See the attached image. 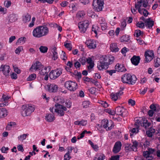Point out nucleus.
Listing matches in <instances>:
<instances>
[{
  "label": "nucleus",
  "mask_w": 160,
  "mask_h": 160,
  "mask_svg": "<svg viewBox=\"0 0 160 160\" xmlns=\"http://www.w3.org/2000/svg\"><path fill=\"white\" fill-rule=\"evenodd\" d=\"M41 32V28H40V27L39 26L37 27L33 31V36L36 38H39L42 37Z\"/></svg>",
  "instance_id": "1a4fd4ad"
},
{
  "label": "nucleus",
  "mask_w": 160,
  "mask_h": 160,
  "mask_svg": "<svg viewBox=\"0 0 160 160\" xmlns=\"http://www.w3.org/2000/svg\"><path fill=\"white\" fill-rule=\"evenodd\" d=\"M116 70L113 69L110 70H106L105 72L107 73H108L110 76H112L113 73H115L116 72Z\"/></svg>",
  "instance_id": "49530a36"
},
{
  "label": "nucleus",
  "mask_w": 160,
  "mask_h": 160,
  "mask_svg": "<svg viewBox=\"0 0 160 160\" xmlns=\"http://www.w3.org/2000/svg\"><path fill=\"white\" fill-rule=\"evenodd\" d=\"M148 53L147 52H145L144 54V56L145 57V61L147 62H148L151 61L153 58V57L148 56Z\"/></svg>",
  "instance_id": "7c9ffc66"
},
{
  "label": "nucleus",
  "mask_w": 160,
  "mask_h": 160,
  "mask_svg": "<svg viewBox=\"0 0 160 160\" xmlns=\"http://www.w3.org/2000/svg\"><path fill=\"white\" fill-rule=\"evenodd\" d=\"M26 38L25 37H22L19 38L16 42V44L18 45V43H24L26 41Z\"/></svg>",
  "instance_id": "c756f323"
},
{
  "label": "nucleus",
  "mask_w": 160,
  "mask_h": 160,
  "mask_svg": "<svg viewBox=\"0 0 160 160\" xmlns=\"http://www.w3.org/2000/svg\"><path fill=\"white\" fill-rule=\"evenodd\" d=\"M85 43L89 48L93 49L96 48V42L93 41L87 40Z\"/></svg>",
  "instance_id": "aec40b11"
},
{
  "label": "nucleus",
  "mask_w": 160,
  "mask_h": 160,
  "mask_svg": "<svg viewBox=\"0 0 160 160\" xmlns=\"http://www.w3.org/2000/svg\"><path fill=\"white\" fill-rule=\"evenodd\" d=\"M62 57L61 58L63 60L65 61L67 58L66 57L65 53L63 51H62Z\"/></svg>",
  "instance_id": "338daca9"
},
{
  "label": "nucleus",
  "mask_w": 160,
  "mask_h": 160,
  "mask_svg": "<svg viewBox=\"0 0 160 160\" xmlns=\"http://www.w3.org/2000/svg\"><path fill=\"white\" fill-rule=\"evenodd\" d=\"M17 148L18 151H21L22 152L24 151V149L22 145H18L17 146Z\"/></svg>",
  "instance_id": "680f3d73"
},
{
  "label": "nucleus",
  "mask_w": 160,
  "mask_h": 160,
  "mask_svg": "<svg viewBox=\"0 0 160 160\" xmlns=\"http://www.w3.org/2000/svg\"><path fill=\"white\" fill-rule=\"evenodd\" d=\"M120 156L119 155L112 156L110 160H119Z\"/></svg>",
  "instance_id": "5fc2aeb1"
},
{
  "label": "nucleus",
  "mask_w": 160,
  "mask_h": 160,
  "mask_svg": "<svg viewBox=\"0 0 160 160\" xmlns=\"http://www.w3.org/2000/svg\"><path fill=\"white\" fill-rule=\"evenodd\" d=\"M28 134H24L19 136L18 137V138L19 140H20L22 138V140H23L26 139V137L27 136H28Z\"/></svg>",
  "instance_id": "a18cd8bd"
},
{
  "label": "nucleus",
  "mask_w": 160,
  "mask_h": 160,
  "mask_svg": "<svg viewBox=\"0 0 160 160\" xmlns=\"http://www.w3.org/2000/svg\"><path fill=\"white\" fill-rule=\"evenodd\" d=\"M48 91L50 92H55L58 91V87L54 84L47 85Z\"/></svg>",
  "instance_id": "f8f14e48"
},
{
  "label": "nucleus",
  "mask_w": 160,
  "mask_h": 160,
  "mask_svg": "<svg viewBox=\"0 0 160 160\" xmlns=\"http://www.w3.org/2000/svg\"><path fill=\"white\" fill-rule=\"evenodd\" d=\"M38 1L43 3L47 2L49 4H52L54 0H38Z\"/></svg>",
  "instance_id": "864d4df0"
},
{
  "label": "nucleus",
  "mask_w": 160,
  "mask_h": 160,
  "mask_svg": "<svg viewBox=\"0 0 160 160\" xmlns=\"http://www.w3.org/2000/svg\"><path fill=\"white\" fill-rule=\"evenodd\" d=\"M154 65L155 68H158L160 66V58H157L154 59Z\"/></svg>",
  "instance_id": "473e14b6"
},
{
  "label": "nucleus",
  "mask_w": 160,
  "mask_h": 160,
  "mask_svg": "<svg viewBox=\"0 0 160 160\" xmlns=\"http://www.w3.org/2000/svg\"><path fill=\"white\" fill-rule=\"evenodd\" d=\"M9 149V148L8 147H5L3 146L1 148V151L2 152V153H7V152H6V151H7Z\"/></svg>",
  "instance_id": "13d9d810"
},
{
  "label": "nucleus",
  "mask_w": 160,
  "mask_h": 160,
  "mask_svg": "<svg viewBox=\"0 0 160 160\" xmlns=\"http://www.w3.org/2000/svg\"><path fill=\"white\" fill-rule=\"evenodd\" d=\"M9 66L7 65H2L0 67V71H2L3 74L6 76L9 75Z\"/></svg>",
  "instance_id": "9d476101"
},
{
  "label": "nucleus",
  "mask_w": 160,
  "mask_h": 160,
  "mask_svg": "<svg viewBox=\"0 0 160 160\" xmlns=\"http://www.w3.org/2000/svg\"><path fill=\"white\" fill-rule=\"evenodd\" d=\"M142 10H143V14L145 17H147L148 15L149 14V12L145 9L142 8Z\"/></svg>",
  "instance_id": "4d7b16f0"
},
{
  "label": "nucleus",
  "mask_w": 160,
  "mask_h": 160,
  "mask_svg": "<svg viewBox=\"0 0 160 160\" xmlns=\"http://www.w3.org/2000/svg\"><path fill=\"white\" fill-rule=\"evenodd\" d=\"M128 51L129 49H128L125 47H124L122 49L121 51V52L123 54H125ZM124 56H125V55Z\"/></svg>",
  "instance_id": "603ef678"
},
{
  "label": "nucleus",
  "mask_w": 160,
  "mask_h": 160,
  "mask_svg": "<svg viewBox=\"0 0 160 160\" xmlns=\"http://www.w3.org/2000/svg\"><path fill=\"white\" fill-rule=\"evenodd\" d=\"M49 25L51 27H57L58 28V30L60 32H61L62 30V28L59 26H58V24L56 23H51V24H49Z\"/></svg>",
  "instance_id": "a19ab883"
},
{
  "label": "nucleus",
  "mask_w": 160,
  "mask_h": 160,
  "mask_svg": "<svg viewBox=\"0 0 160 160\" xmlns=\"http://www.w3.org/2000/svg\"><path fill=\"white\" fill-rule=\"evenodd\" d=\"M110 48L111 50L114 52H117L118 51L119 48H118L116 43H112L110 45Z\"/></svg>",
  "instance_id": "b1692460"
},
{
  "label": "nucleus",
  "mask_w": 160,
  "mask_h": 160,
  "mask_svg": "<svg viewBox=\"0 0 160 160\" xmlns=\"http://www.w3.org/2000/svg\"><path fill=\"white\" fill-rule=\"evenodd\" d=\"M89 102L88 101H85L82 102V105L83 107L84 108H86L89 106Z\"/></svg>",
  "instance_id": "de8ad7c7"
},
{
  "label": "nucleus",
  "mask_w": 160,
  "mask_h": 160,
  "mask_svg": "<svg viewBox=\"0 0 160 160\" xmlns=\"http://www.w3.org/2000/svg\"><path fill=\"white\" fill-rule=\"evenodd\" d=\"M58 58V56L57 52H54L53 53V56L52 59L54 60H56Z\"/></svg>",
  "instance_id": "e2e57ef3"
},
{
  "label": "nucleus",
  "mask_w": 160,
  "mask_h": 160,
  "mask_svg": "<svg viewBox=\"0 0 160 160\" xmlns=\"http://www.w3.org/2000/svg\"><path fill=\"white\" fill-rule=\"evenodd\" d=\"M140 19L144 22L145 26H148V28H151L154 25V21L151 19V18H149L146 19L142 16L140 18Z\"/></svg>",
  "instance_id": "6e6552de"
},
{
  "label": "nucleus",
  "mask_w": 160,
  "mask_h": 160,
  "mask_svg": "<svg viewBox=\"0 0 160 160\" xmlns=\"http://www.w3.org/2000/svg\"><path fill=\"white\" fill-rule=\"evenodd\" d=\"M121 146L122 144L120 142H116L114 145L112 150L113 152L114 153H118L120 151Z\"/></svg>",
  "instance_id": "ddd939ff"
},
{
  "label": "nucleus",
  "mask_w": 160,
  "mask_h": 160,
  "mask_svg": "<svg viewBox=\"0 0 160 160\" xmlns=\"http://www.w3.org/2000/svg\"><path fill=\"white\" fill-rule=\"evenodd\" d=\"M108 62L109 63V64H112L114 60V57L112 56H110L108 57Z\"/></svg>",
  "instance_id": "6e6d98bb"
},
{
  "label": "nucleus",
  "mask_w": 160,
  "mask_h": 160,
  "mask_svg": "<svg viewBox=\"0 0 160 160\" xmlns=\"http://www.w3.org/2000/svg\"><path fill=\"white\" fill-rule=\"evenodd\" d=\"M143 34V32L140 30H137L135 31L134 35L137 37H138L140 35Z\"/></svg>",
  "instance_id": "ea45409f"
},
{
  "label": "nucleus",
  "mask_w": 160,
  "mask_h": 160,
  "mask_svg": "<svg viewBox=\"0 0 160 160\" xmlns=\"http://www.w3.org/2000/svg\"><path fill=\"white\" fill-rule=\"evenodd\" d=\"M22 115L23 117L29 116L35 110L34 105L31 104L23 105L22 107Z\"/></svg>",
  "instance_id": "f03ea898"
},
{
  "label": "nucleus",
  "mask_w": 160,
  "mask_h": 160,
  "mask_svg": "<svg viewBox=\"0 0 160 160\" xmlns=\"http://www.w3.org/2000/svg\"><path fill=\"white\" fill-rule=\"evenodd\" d=\"M55 112L59 114L60 116H63L64 114V112L62 110H59L57 109H55Z\"/></svg>",
  "instance_id": "37998d69"
},
{
  "label": "nucleus",
  "mask_w": 160,
  "mask_h": 160,
  "mask_svg": "<svg viewBox=\"0 0 160 160\" xmlns=\"http://www.w3.org/2000/svg\"><path fill=\"white\" fill-rule=\"evenodd\" d=\"M137 78L136 76L134 75H130V79L129 80L128 84H129L133 85L134 84L137 80Z\"/></svg>",
  "instance_id": "412c9836"
},
{
  "label": "nucleus",
  "mask_w": 160,
  "mask_h": 160,
  "mask_svg": "<svg viewBox=\"0 0 160 160\" xmlns=\"http://www.w3.org/2000/svg\"><path fill=\"white\" fill-rule=\"evenodd\" d=\"M8 112L6 108H0V118H2L7 116Z\"/></svg>",
  "instance_id": "4be33fe9"
},
{
  "label": "nucleus",
  "mask_w": 160,
  "mask_h": 160,
  "mask_svg": "<svg viewBox=\"0 0 160 160\" xmlns=\"http://www.w3.org/2000/svg\"><path fill=\"white\" fill-rule=\"evenodd\" d=\"M150 108L151 110L156 111V107L153 104H152L150 107Z\"/></svg>",
  "instance_id": "774afa93"
},
{
  "label": "nucleus",
  "mask_w": 160,
  "mask_h": 160,
  "mask_svg": "<svg viewBox=\"0 0 160 160\" xmlns=\"http://www.w3.org/2000/svg\"><path fill=\"white\" fill-rule=\"evenodd\" d=\"M47 25L39 26L40 28H41V33L42 37L46 36L49 33L48 28L46 26Z\"/></svg>",
  "instance_id": "4468645a"
},
{
  "label": "nucleus",
  "mask_w": 160,
  "mask_h": 160,
  "mask_svg": "<svg viewBox=\"0 0 160 160\" xmlns=\"http://www.w3.org/2000/svg\"><path fill=\"white\" fill-rule=\"evenodd\" d=\"M125 111V109L123 108L120 106H118L116 108L115 112V114L123 117V113Z\"/></svg>",
  "instance_id": "dca6fc26"
},
{
  "label": "nucleus",
  "mask_w": 160,
  "mask_h": 160,
  "mask_svg": "<svg viewBox=\"0 0 160 160\" xmlns=\"http://www.w3.org/2000/svg\"><path fill=\"white\" fill-rule=\"evenodd\" d=\"M108 58L106 56H103L101 57L99 61L98 64L97 68L99 70L103 69H107L108 68L109 63Z\"/></svg>",
  "instance_id": "f257e3e1"
},
{
  "label": "nucleus",
  "mask_w": 160,
  "mask_h": 160,
  "mask_svg": "<svg viewBox=\"0 0 160 160\" xmlns=\"http://www.w3.org/2000/svg\"><path fill=\"white\" fill-rule=\"evenodd\" d=\"M142 120L141 121L139 119H137L135 121V126H136L137 128H139L140 124H141V126H142Z\"/></svg>",
  "instance_id": "4c0bfd02"
},
{
  "label": "nucleus",
  "mask_w": 160,
  "mask_h": 160,
  "mask_svg": "<svg viewBox=\"0 0 160 160\" xmlns=\"http://www.w3.org/2000/svg\"><path fill=\"white\" fill-rule=\"evenodd\" d=\"M142 126L146 128L147 127H149L151 125V123L148 122V120L145 118H142Z\"/></svg>",
  "instance_id": "393cba45"
},
{
  "label": "nucleus",
  "mask_w": 160,
  "mask_h": 160,
  "mask_svg": "<svg viewBox=\"0 0 160 160\" xmlns=\"http://www.w3.org/2000/svg\"><path fill=\"white\" fill-rule=\"evenodd\" d=\"M89 92L92 94H94L95 93L96 90V88L94 87H92L89 89Z\"/></svg>",
  "instance_id": "bf43d9fd"
},
{
  "label": "nucleus",
  "mask_w": 160,
  "mask_h": 160,
  "mask_svg": "<svg viewBox=\"0 0 160 160\" xmlns=\"http://www.w3.org/2000/svg\"><path fill=\"white\" fill-rule=\"evenodd\" d=\"M78 61L81 62L82 65H83L86 63V58L84 57H82V58H79Z\"/></svg>",
  "instance_id": "79ce46f5"
},
{
  "label": "nucleus",
  "mask_w": 160,
  "mask_h": 160,
  "mask_svg": "<svg viewBox=\"0 0 160 160\" xmlns=\"http://www.w3.org/2000/svg\"><path fill=\"white\" fill-rule=\"evenodd\" d=\"M106 112H108L109 114L113 115H114L115 112V111H111L109 109H106Z\"/></svg>",
  "instance_id": "69168bd1"
},
{
  "label": "nucleus",
  "mask_w": 160,
  "mask_h": 160,
  "mask_svg": "<svg viewBox=\"0 0 160 160\" xmlns=\"http://www.w3.org/2000/svg\"><path fill=\"white\" fill-rule=\"evenodd\" d=\"M128 103L131 104L132 106H133L135 104V102L132 99H129L128 101Z\"/></svg>",
  "instance_id": "0e129e2a"
},
{
  "label": "nucleus",
  "mask_w": 160,
  "mask_h": 160,
  "mask_svg": "<svg viewBox=\"0 0 160 160\" xmlns=\"http://www.w3.org/2000/svg\"><path fill=\"white\" fill-rule=\"evenodd\" d=\"M136 25L138 27L142 28H144L145 24L142 21H140L136 23Z\"/></svg>",
  "instance_id": "2f4dec72"
},
{
  "label": "nucleus",
  "mask_w": 160,
  "mask_h": 160,
  "mask_svg": "<svg viewBox=\"0 0 160 160\" xmlns=\"http://www.w3.org/2000/svg\"><path fill=\"white\" fill-rule=\"evenodd\" d=\"M115 68L116 71L119 72H125L127 70L123 65L119 64V63L116 64L115 66Z\"/></svg>",
  "instance_id": "6ab92c4d"
},
{
  "label": "nucleus",
  "mask_w": 160,
  "mask_h": 160,
  "mask_svg": "<svg viewBox=\"0 0 160 160\" xmlns=\"http://www.w3.org/2000/svg\"><path fill=\"white\" fill-rule=\"evenodd\" d=\"M64 102V101H60L58 103H56L55 105V106L58 109H62L63 110V111H66L67 110V108L64 106L61 105L59 104V103H60L61 104H62Z\"/></svg>",
  "instance_id": "5701e85b"
},
{
  "label": "nucleus",
  "mask_w": 160,
  "mask_h": 160,
  "mask_svg": "<svg viewBox=\"0 0 160 160\" xmlns=\"http://www.w3.org/2000/svg\"><path fill=\"white\" fill-rule=\"evenodd\" d=\"M123 93V92L122 91V90L116 93L112 92L110 95L111 99L114 101H116L120 98V96L122 95Z\"/></svg>",
  "instance_id": "2eb2a0df"
},
{
  "label": "nucleus",
  "mask_w": 160,
  "mask_h": 160,
  "mask_svg": "<svg viewBox=\"0 0 160 160\" xmlns=\"http://www.w3.org/2000/svg\"><path fill=\"white\" fill-rule=\"evenodd\" d=\"M143 2L142 0H140V1H138L137 4H135V8L136 9H138V8H141V7L142 5V2Z\"/></svg>",
  "instance_id": "58836bf2"
},
{
  "label": "nucleus",
  "mask_w": 160,
  "mask_h": 160,
  "mask_svg": "<svg viewBox=\"0 0 160 160\" xmlns=\"http://www.w3.org/2000/svg\"><path fill=\"white\" fill-rule=\"evenodd\" d=\"M31 19V16L28 13L23 16V21L25 23L29 21Z\"/></svg>",
  "instance_id": "c85d7f7f"
},
{
  "label": "nucleus",
  "mask_w": 160,
  "mask_h": 160,
  "mask_svg": "<svg viewBox=\"0 0 160 160\" xmlns=\"http://www.w3.org/2000/svg\"><path fill=\"white\" fill-rule=\"evenodd\" d=\"M155 132V130L153 128H151L150 130L146 132L147 136L149 137H152Z\"/></svg>",
  "instance_id": "cd10ccee"
},
{
  "label": "nucleus",
  "mask_w": 160,
  "mask_h": 160,
  "mask_svg": "<svg viewBox=\"0 0 160 160\" xmlns=\"http://www.w3.org/2000/svg\"><path fill=\"white\" fill-rule=\"evenodd\" d=\"M129 39V37L128 35H126L122 36L120 39L121 42H127Z\"/></svg>",
  "instance_id": "c9c22d12"
},
{
  "label": "nucleus",
  "mask_w": 160,
  "mask_h": 160,
  "mask_svg": "<svg viewBox=\"0 0 160 160\" xmlns=\"http://www.w3.org/2000/svg\"><path fill=\"white\" fill-rule=\"evenodd\" d=\"M103 4V0H93L92 6L95 11L99 12L102 10Z\"/></svg>",
  "instance_id": "7ed1b4c3"
},
{
  "label": "nucleus",
  "mask_w": 160,
  "mask_h": 160,
  "mask_svg": "<svg viewBox=\"0 0 160 160\" xmlns=\"http://www.w3.org/2000/svg\"><path fill=\"white\" fill-rule=\"evenodd\" d=\"M9 22H10L12 23L15 22L17 20V18L15 15L14 14H10L9 17Z\"/></svg>",
  "instance_id": "a878e982"
},
{
  "label": "nucleus",
  "mask_w": 160,
  "mask_h": 160,
  "mask_svg": "<svg viewBox=\"0 0 160 160\" xmlns=\"http://www.w3.org/2000/svg\"><path fill=\"white\" fill-rule=\"evenodd\" d=\"M75 62L74 63V65L75 67L76 68H80L81 66V64L80 62L77 61H76L75 60Z\"/></svg>",
  "instance_id": "8fccbe9b"
},
{
  "label": "nucleus",
  "mask_w": 160,
  "mask_h": 160,
  "mask_svg": "<svg viewBox=\"0 0 160 160\" xmlns=\"http://www.w3.org/2000/svg\"><path fill=\"white\" fill-rule=\"evenodd\" d=\"M65 87L71 91H74L78 88V84L75 82L68 81L65 82Z\"/></svg>",
  "instance_id": "20e7f679"
},
{
  "label": "nucleus",
  "mask_w": 160,
  "mask_h": 160,
  "mask_svg": "<svg viewBox=\"0 0 160 160\" xmlns=\"http://www.w3.org/2000/svg\"><path fill=\"white\" fill-rule=\"evenodd\" d=\"M88 21L87 20L80 22L78 23V28L81 32L84 33L89 26Z\"/></svg>",
  "instance_id": "0eeeda50"
},
{
  "label": "nucleus",
  "mask_w": 160,
  "mask_h": 160,
  "mask_svg": "<svg viewBox=\"0 0 160 160\" xmlns=\"http://www.w3.org/2000/svg\"><path fill=\"white\" fill-rule=\"evenodd\" d=\"M45 118L47 121L52 122L54 120V117L52 114L50 113L46 116Z\"/></svg>",
  "instance_id": "bb28decb"
},
{
  "label": "nucleus",
  "mask_w": 160,
  "mask_h": 160,
  "mask_svg": "<svg viewBox=\"0 0 160 160\" xmlns=\"http://www.w3.org/2000/svg\"><path fill=\"white\" fill-rule=\"evenodd\" d=\"M140 57L139 56H134L131 59L132 63L135 65H138L140 60Z\"/></svg>",
  "instance_id": "f3484780"
},
{
  "label": "nucleus",
  "mask_w": 160,
  "mask_h": 160,
  "mask_svg": "<svg viewBox=\"0 0 160 160\" xmlns=\"http://www.w3.org/2000/svg\"><path fill=\"white\" fill-rule=\"evenodd\" d=\"M101 126L106 129L107 130H110L112 129L113 126L112 122V121L110 120L109 121L106 119H104L102 121Z\"/></svg>",
  "instance_id": "39448f33"
},
{
  "label": "nucleus",
  "mask_w": 160,
  "mask_h": 160,
  "mask_svg": "<svg viewBox=\"0 0 160 160\" xmlns=\"http://www.w3.org/2000/svg\"><path fill=\"white\" fill-rule=\"evenodd\" d=\"M102 29V30L106 29L107 28V23L106 22L100 23Z\"/></svg>",
  "instance_id": "c03bdc74"
},
{
  "label": "nucleus",
  "mask_w": 160,
  "mask_h": 160,
  "mask_svg": "<svg viewBox=\"0 0 160 160\" xmlns=\"http://www.w3.org/2000/svg\"><path fill=\"white\" fill-rule=\"evenodd\" d=\"M131 74L126 73L123 75L121 78L122 81L123 83H128L130 79Z\"/></svg>",
  "instance_id": "a211bd4d"
},
{
  "label": "nucleus",
  "mask_w": 160,
  "mask_h": 160,
  "mask_svg": "<svg viewBox=\"0 0 160 160\" xmlns=\"http://www.w3.org/2000/svg\"><path fill=\"white\" fill-rule=\"evenodd\" d=\"M62 73L60 69L52 70L49 73L50 78L54 80L58 78Z\"/></svg>",
  "instance_id": "423d86ee"
},
{
  "label": "nucleus",
  "mask_w": 160,
  "mask_h": 160,
  "mask_svg": "<svg viewBox=\"0 0 160 160\" xmlns=\"http://www.w3.org/2000/svg\"><path fill=\"white\" fill-rule=\"evenodd\" d=\"M64 46L69 50L71 51L72 49V45L71 43L65 42Z\"/></svg>",
  "instance_id": "e433bc0d"
},
{
  "label": "nucleus",
  "mask_w": 160,
  "mask_h": 160,
  "mask_svg": "<svg viewBox=\"0 0 160 160\" xmlns=\"http://www.w3.org/2000/svg\"><path fill=\"white\" fill-rule=\"evenodd\" d=\"M145 52H147L149 54L148 55V56H152V57H153V58H154V53L153 51H147Z\"/></svg>",
  "instance_id": "052dcab7"
},
{
  "label": "nucleus",
  "mask_w": 160,
  "mask_h": 160,
  "mask_svg": "<svg viewBox=\"0 0 160 160\" xmlns=\"http://www.w3.org/2000/svg\"><path fill=\"white\" fill-rule=\"evenodd\" d=\"M39 49L41 52L45 53L47 52L48 48L46 47L42 46L40 47Z\"/></svg>",
  "instance_id": "f704fd0d"
},
{
  "label": "nucleus",
  "mask_w": 160,
  "mask_h": 160,
  "mask_svg": "<svg viewBox=\"0 0 160 160\" xmlns=\"http://www.w3.org/2000/svg\"><path fill=\"white\" fill-rule=\"evenodd\" d=\"M42 65L41 63L39 61H37L36 62L32 64L30 68V70L32 71L33 69L37 70L38 69L40 70Z\"/></svg>",
  "instance_id": "9b49d317"
},
{
  "label": "nucleus",
  "mask_w": 160,
  "mask_h": 160,
  "mask_svg": "<svg viewBox=\"0 0 160 160\" xmlns=\"http://www.w3.org/2000/svg\"><path fill=\"white\" fill-rule=\"evenodd\" d=\"M23 47L22 46H19L15 50V53L17 54H19L20 53L21 50H22Z\"/></svg>",
  "instance_id": "3c124183"
},
{
  "label": "nucleus",
  "mask_w": 160,
  "mask_h": 160,
  "mask_svg": "<svg viewBox=\"0 0 160 160\" xmlns=\"http://www.w3.org/2000/svg\"><path fill=\"white\" fill-rule=\"evenodd\" d=\"M36 77V74L35 73H33L31 74L27 78V80L28 81H32L34 80Z\"/></svg>",
  "instance_id": "72a5a7b5"
},
{
  "label": "nucleus",
  "mask_w": 160,
  "mask_h": 160,
  "mask_svg": "<svg viewBox=\"0 0 160 160\" xmlns=\"http://www.w3.org/2000/svg\"><path fill=\"white\" fill-rule=\"evenodd\" d=\"M105 156L102 154V155L99 156L98 158H95L94 160H103L105 158Z\"/></svg>",
  "instance_id": "09e8293b"
}]
</instances>
